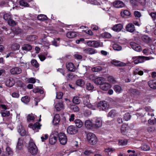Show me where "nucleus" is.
Wrapping results in <instances>:
<instances>
[{"label": "nucleus", "mask_w": 156, "mask_h": 156, "mask_svg": "<svg viewBox=\"0 0 156 156\" xmlns=\"http://www.w3.org/2000/svg\"><path fill=\"white\" fill-rule=\"evenodd\" d=\"M37 38L36 35H31L27 37V39L29 41H33L37 39Z\"/></svg>", "instance_id": "39"}, {"label": "nucleus", "mask_w": 156, "mask_h": 156, "mask_svg": "<svg viewBox=\"0 0 156 156\" xmlns=\"http://www.w3.org/2000/svg\"><path fill=\"white\" fill-rule=\"evenodd\" d=\"M12 30V31L15 34H19L21 32V30L19 28L13 27Z\"/></svg>", "instance_id": "46"}, {"label": "nucleus", "mask_w": 156, "mask_h": 156, "mask_svg": "<svg viewBox=\"0 0 156 156\" xmlns=\"http://www.w3.org/2000/svg\"><path fill=\"white\" fill-rule=\"evenodd\" d=\"M92 80L96 84L99 85L100 86L105 81L104 78L102 77H98Z\"/></svg>", "instance_id": "16"}, {"label": "nucleus", "mask_w": 156, "mask_h": 156, "mask_svg": "<svg viewBox=\"0 0 156 156\" xmlns=\"http://www.w3.org/2000/svg\"><path fill=\"white\" fill-rule=\"evenodd\" d=\"M78 128L73 126H69L67 129V132L68 133L70 134H75L78 131Z\"/></svg>", "instance_id": "5"}, {"label": "nucleus", "mask_w": 156, "mask_h": 156, "mask_svg": "<svg viewBox=\"0 0 156 156\" xmlns=\"http://www.w3.org/2000/svg\"><path fill=\"white\" fill-rule=\"evenodd\" d=\"M76 125V127L78 128L81 127L83 125V123L82 121L79 119H76L74 121Z\"/></svg>", "instance_id": "31"}, {"label": "nucleus", "mask_w": 156, "mask_h": 156, "mask_svg": "<svg viewBox=\"0 0 156 156\" xmlns=\"http://www.w3.org/2000/svg\"><path fill=\"white\" fill-rule=\"evenodd\" d=\"M133 74L134 75L138 74L140 76H142L144 74V72L143 71L140 70L139 69L137 68L133 71Z\"/></svg>", "instance_id": "32"}, {"label": "nucleus", "mask_w": 156, "mask_h": 156, "mask_svg": "<svg viewBox=\"0 0 156 156\" xmlns=\"http://www.w3.org/2000/svg\"><path fill=\"white\" fill-rule=\"evenodd\" d=\"M3 17L5 20L8 21L11 20V19H12V15L10 13H7L4 15Z\"/></svg>", "instance_id": "38"}, {"label": "nucleus", "mask_w": 156, "mask_h": 156, "mask_svg": "<svg viewBox=\"0 0 156 156\" xmlns=\"http://www.w3.org/2000/svg\"><path fill=\"white\" fill-rule=\"evenodd\" d=\"M127 130V126L124 124L122 125L121 129V133L124 134L126 132Z\"/></svg>", "instance_id": "50"}, {"label": "nucleus", "mask_w": 156, "mask_h": 156, "mask_svg": "<svg viewBox=\"0 0 156 156\" xmlns=\"http://www.w3.org/2000/svg\"><path fill=\"white\" fill-rule=\"evenodd\" d=\"M85 125L87 129H90L92 128H94V125L92 124L90 120H86L85 121Z\"/></svg>", "instance_id": "22"}, {"label": "nucleus", "mask_w": 156, "mask_h": 156, "mask_svg": "<svg viewBox=\"0 0 156 156\" xmlns=\"http://www.w3.org/2000/svg\"><path fill=\"white\" fill-rule=\"evenodd\" d=\"M148 84L151 88L154 89H156V82H154L153 80L149 81Z\"/></svg>", "instance_id": "33"}, {"label": "nucleus", "mask_w": 156, "mask_h": 156, "mask_svg": "<svg viewBox=\"0 0 156 156\" xmlns=\"http://www.w3.org/2000/svg\"><path fill=\"white\" fill-rule=\"evenodd\" d=\"M137 58L138 59L139 63H142L144 62V60L145 58H146V60H148V59L147 58H148V57H146L143 56H139L137 57Z\"/></svg>", "instance_id": "44"}, {"label": "nucleus", "mask_w": 156, "mask_h": 156, "mask_svg": "<svg viewBox=\"0 0 156 156\" xmlns=\"http://www.w3.org/2000/svg\"><path fill=\"white\" fill-rule=\"evenodd\" d=\"M9 112L8 111H5L2 113V115L3 117H6L9 116Z\"/></svg>", "instance_id": "63"}, {"label": "nucleus", "mask_w": 156, "mask_h": 156, "mask_svg": "<svg viewBox=\"0 0 156 156\" xmlns=\"http://www.w3.org/2000/svg\"><path fill=\"white\" fill-rule=\"evenodd\" d=\"M123 27V26L121 23H118L115 25L112 28V29L116 32L120 31Z\"/></svg>", "instance_id": "13"}, {"label": "nucleus", "mask_w": 156, "mask_h": 156, "mask_svg": "<svg viewBox=\"0 0 156 156\" xmlns=\"http://www.w3.org/2000/svg\"><path fill=\"white\" fill-rule=\"evenodd\" d=\"M111 63L116 66H124L125 64L120 61L113 60L111 62Z\"/></svg>", "instance_id": "24"}, {"label": "nucleus", "mask_w": 156, "mask_h": 156, "mask_svg": "<svg viewBox=\"0 0 156 156\" xmlns=\"http://www.w3.org/2000/svg\"><path fill=\"white\" fill-rule=\"evenodd\" d=\"M38 149L37 147L35 144L33 142H30L29 144V151L33 155H35L37 152Z\"/></svg>", "instance_id": "3"}, {"label": "nucleus", "mask_w": 156, "mask_h": 156, "mask_svg": "<svg viewBox=\"0 0 156 156\" xmlns=\"http://www.w3.org/2000/svg\"><path fill=\"white\" fill-rule=\"evenodd\" d=\"M19 3L20 5L22 6L26 7L29 6L28 4L26 2H25L24 0H20L19 2Z\"/></svg>", "instance_id": "48"}, {"label": "nucleus", "mask_w": 156, "mask_h": 156, "mask_svg": "<svg viewBox=\"0 0 156 156\" xmlns=\"http://www.w3.org/2000/svg\"><path fill=\"white\" fill-rule=\"evenodd\" d=\"M64 106L62 102H60L57 103L55 105V108L57 111H60L62 109L64 108Z\"/></svg>", "instance_id": "23"}, {"label": "nucleus", "mask_w": 156, "mask_h": 156, "mask_svg": "<svg viewBox=\"0 0 156 156\" xmlns=\"http://www.w3.org/2000/svg\"><path fill=\"white\" fill-rule=\"evenodd\" d=\"M66 66L67 69L69 71L74 72L76 70V67L72 63L69 62L66 63Z\"/></svg>", "instance_id": "12"}, {"label": "nucleus", "mask_w": 156, "mask_h": 156, "mask_svg": "<svg viewBox=\"0 0 156 156\" xmlns=\"http://www.w3.org/2000/svg\"><path fill=\"white\" fill-rule=\"evenodd\" d=\"M76 36V33L75 32L69 31L66 34V36L69 38H73Z\"/></svg>", "instance_id": "28"}, {"label": "nucleus", "mask_w": 156, "mask_h": 156, "mask_svg": "<svg viewBox=\"0 0 156 156\" xmlns=\"http://www.w3.org/2000/svg\"><path fill=\"white\" fill-rule=\"evenodd\" d=\"M80 101L81 100L80 98L78 97H74L73 98V103L75 104H79L80 103Z\"/></svg>", "instance_id": "37"}, {"label": "nucleus", "mask_w": 156, "mask_h": 156, "mask_svg": "<svg viewBox=\"0 0 156 156\" xmlns=\"http://www.w3.org/2000/svg\"><path fill=\"white\" fill-rule=\"evenodd\" d=\"M6 154L9 156H12L13 154V151L12 149L9 147H7L6 148Z\"/></svg>", "instance_id": "36"}, {"label": "nucleus", "mask_w": 156, "mask_h": 156, "mask_svg": "<svg viewBox=\"0 0 156 156\" xmlns=\"http://www.w3.org/2000/svg\"><path fill=\"white\" fill-rule=\"evenodd\" d=\"M117 114V111L114 109L111 110L108 113L107 116L113 118Z\"/></svg>", "instance_id": "25"}, {"label": "nucleus", "mask_w": 156, "mask_h": 156, "mask_svg": "<svg viewBox=\"0 0 156 156\" xmlns=\"http://www.w3.org/2000/svg\"><path fill=\"white\" fill-rule=\"evenodd\" d=\"M38 57L41 61H44L46 58L45 55L42 54H40L38 55Z\"/></svg>", "instance_id": "58"}, {"label": "nucleus", "mask_w": 156, "mask_h": 156, "mask_svg": "<svg viewBox=\"0 0 156 156\" xmlns=\"http://www.w3.org/2000/svg\"><path fill=\"white\" fill-rule=\"evenodd\" d=\"M86 89L88 90H92L94 88L93 86L89 83H87L86 85Z\"/></svg>", "instance_id": "43"}, {"label": "nucleus", "mask_w": 156, "mask_h": 156, "mask_svg": "<svg viewBox=\"0 0 156 156\" xmlns=\"http://www.w3.org/2000/svg\"><path fill=\"white\" fill-rule=\"evenodd\" d=\"M83 51L85 53L89 55L94 54L97 53V51L95 49L91 48H88L84 49Z\"/></svg>", "instance_id": "15"}, {"label": "nucleus", "mask_w": 156, "mask_h": 156, "mask_svg": "<svg viewBox=\"0 0 156 156\" xmlns=\"http://www.w3.org/2000/svg\"><path fill=\"white\" fill-rule=\"evenodd\" d=\"M149 15L151 17L153 21L156 20V12H152L150 13L149 12Z\"/></svg>", "instance_id": "53"}, {"label": "nucleus", "mask_w": 156, "mask_h": 156, "mask_svg": "<svg viewBox=\"0 0 156 156\" xmlns=\"http://www.w3.org/2000/svg\"><path fill=\"white\" fill-rule=\"evenodd\" d=\"M20 45L19 44L17 43L12 44L11 46V49L13 51L18 50L20 48Z\"/></svg>", "instance_id": "35"}, {"label": "nucleus", "mask_w": 156, "mask_h": 156, "mask_svg": "<svg viewBox=\"0 0 156 156\" xmlns=\"http://www.w3.org/2000/svg\"><path fill=\"white\" fill-rule=\"evenodd\" d=\"M148 123L151 125H154L156 124V119L154 118L153 119H149L148 121Z\"/></svg>", "instance_id": "61"}, {"label": "nucleus", "mask_w": 156, "mask_h": 156, "mask_svg": "<svg viewBox=\"0 0 156 156\" xmlns=\"http://www.w3.org/2000/svg\"><path fill=\"white\" fill-rule=\"evenodd\" d=\"M14 80L12 78H11L7 79L5 81L6 85L9 87H12L14 85Z\"/></svg>", "instance_id": "17"}, {"label": "nucleus", "mask_w": 156, "mask_h": 156, "mask_svg": "<svg viewBox=\"0 0 156 156\" xmlns=\"http://www.w3.org/2000/svg\"><path fill=\"white\" fill-rule=\"evenodd\" d=\"M87 45L90 47L97 48L100 45V43L95 41H89L87 42Z\"/></svg>", "instance_id": "8"}, {"label": "nucleus", "mask_w": 156, "mask_h": 156, "mask_svg": "<svg viewBox=\"0 0 156 156\" xmlns=\"http://www.w3.org/2000/svg\"><path fill=\"white\" fill-rule=\"evenodd\" d=\"M41 125L38 122H36L34 124V125L32 124H30L29 125V126L31 128H32V129L35 130L37 129H40Z\"/></svg>", "instance_id": "19"}, {"label": "nucleus", "mask_w": 156, "mask_h": 156, "mask_svg": "<svg viewBox=\"0 0 156 156\" xmlns=\"http://www.w3.org/2000/svg\"><path fill=\"white\" fill-rule=\"evenodd\" d=\"M32 66L36 68H37L39 66V64L35 59H33L31 61Z\"/></svg>", "instance_id": "42"}, {"label": "nucleus", "mask_w": 156, "mask_h": 156, "mask_svg": "<svg viewBox=\"0 0 156 156\" xmlns=\"http://www.w3.org/2000/svg\"><path fill=\"white\" fill-rule=\"evenodd\" d=\"M114 6L116 8H122L124 6V3L120 1H117L114 2Z\"/></svg>", "instance_id": "18"}, {"label": "nucleus", "mask_w": 156, "mask_h": 156, "mask_svg": "<svg viewBox=\"0 0 156 156\" xmlns=\"http://www.w3.org/2000/svg\"><path fill=\"white\" fill-rule=\"evenodd\" d=\"M131 117V116L129 114L127 113L125 114L124 116V119L126 121H128L129 120Z\"/></svg>", "instance_id": "60"}, {"label": "nucleus", "mask_w": 156, "mask_h": 156, "mask_svg": "<svg viewBox=\"0 0 156 156\" xmlns=\"http://www.w3.org/2000/svg\"><path fill=\"white\" fill-rule=\"evenodd\" d=\"M60 116L58 114H56L53 120V123L54 125H56L58 124L60 121Z\"/></svg>", "instance_id": "20"}, {"label": "nucleus", "mask_w": 156, "mask_h": 156, "mask_svg": "<svg viewBox=\"0 0 156 156\" xmlns=\"http://www.w3.org/2000/svg\"><path fill=\"white\" fill-rule=\"evenodd\" d=\"M7 22L8 24L10 26H14L16 25V22L12 20V19H11V20H8Z\"/></svg>", "instance_id": "52"}, {"label": "nucleus", "mask_w": 156, "mask_h": 156, "mask_svg": "<svg viewBox=\"0 0 156 156\" xmlns=\"http://www.w3.org/2000/svg\"><path fill=\"white\" fill-rule=\"evenodd\" d=\"M57 140V137L55 136L53 134L50 136L49 143L53 145L55 144Z\"/></svg>", "instance_id": "21"}, {"label": "nucleus", "mask_w": 156, "mask_h": 156, "mask_svg": "<svg viewBox=\"0 0 156 156\" xmlns=\"http://www.w3.org/2000/svg\"><path fill=\"white\" fill-rule=\"evenodd\" d=\"M130 14V12L127 10H122L121 12V15L123 17H125V16H129Z\"/></svg>", "instance_id": "29"}, {"label": "nucleus", "mask_w": 156, "mask_h": 156, "mask_svg": "<svg viewBox=\"0 0 156 156\" xmlns=\"http://www.w3.org/2000/svg\"><path fill=\"white\" fill-rule=\"evenodd\" d=\"M92 120L95 123L93 124L94 125V128H99L101 126L102 122L100 118L95 117Z\"/></svg>", "instance_id": "6"}, {"label": "nucleus", "mask_w": 156, "mask_h": 156, "mask_svg": "<svg viewBox=\"0 0 156 156\" xmlns=\"http://www.w3.org/2000/svg\"><path fill=\"white\" fill-rule=\"evenodd\" d=\"M54 133L58 135V140L60 144L62 145H65L67 142V138L66 134L60 132L58 134L56 131H54Z\"/></svg>", "instance_id": "2"}, {"label": "nucleus", "mask_w": 156, "mask_h": 156, "mask_svg": "<svg viewBox=\"0 0 156 156\" xmlns=\"http://www.w3.org/2000/svg\"><path fill=\"white\" fill-rule=\"evenodd\" d=\"M97 107L102 110H104L109 108V105L108 103L105 101H101L98 104Z\"/></svg>", "instance_id": "4"}, {"label": "nucleus", "mask_w": 156, "mask_h": 156, "mask_svg": "<svg viewBox=\"0 0 156 156\" xmlns=\"http://www.w3.org/2000/svg\"><path fill=\"white\" fill-rule=\"evenodd\" d=\"M88 141L91 144L95 145L97 142V138L96 135L93 133H89L87 134Z\"/></svg>", "instance_id": "1"}, {"label": "nucleus", "mask_w": 156, "mask_h": 156, "mask_svg": "<svg viewBox=\"0 0 156 156\" xmlns=\"http://www.w3.org/2000/svg\"><path fill=\"white\" fill-rule=\"evenodd\" d=\"M71 109L74 112H78L80 110V108L77 106L74 105L71 107Z\"/></svg>", "instance_id": "55"}, {"label": "nucleus", "mask_w": 156, "mask_h": 156, "mask_svg": "<svg viewBox=\"0 0 156 156\" xmlns=\"http://www.w3.org/2000/svg\"><path fill=\"white\" fill-rule=\"evenodd\" d=\"M141 148L143 150L145 151H147L150 150L149 147L146 145H143L141 147Z\"/></svg>", "instance_id": "62"}, {"label": "nucleus", "mask_w": 156, "mask_h": 156, "mask_svg": "<svg viewBox=\"0 0 156 156\" xmlns=\"http://www.w3.org/2000/svg\"><path fill=\"white\" fill-rule=\"evenodd\" d=\"M111 87V86L110 84L105 81L100 86V89L104 91H106L108 90Z\"/></svg>", "instance_id": "10"}, {"label": "nucleus", "mask_w": 156, "mask_h": 156, "mask_svg": "<svg viewBox=\"0 0 156 156\" xmlns=\"http://www.w3.org/2000/svg\"><path fill=\"white\" fill-rule=\"evenodd\" d=\"M35 117L32 114H29L27 115V120L28 121H33L35 119Z\"/></svg>", "instance_id": "56"}, {"label": "nucleus", "mask_w": 156, "mask_h": 156, "mask_svg": "<svg viewBox=\"0 0 156 156\" xmlns=\"http://www.w3.org/2000/svg\"><path fill=\"white\" fill-rule=\"evenodd\" d=\"M114 90L116 93H120L122 90L121 87L118 85H115L114 87Z\"/></svg>", "instance_id": "41"}, {"label": "nucleus", "mask_w": 156, "mask_h": 156, "mask_svg": "<svg viewBox=\"0 0 156 156\" xmlns=\"http://www.w3.org/2000/svg\"><path fill=\"white\" fill-rule=\"evenodd\" d=\"M89 97L87 96L83 98V103L84 105L89 108H92L93 106L90 102Z\"/></svg>", "instance_id": "7"}, {"label": "nucleus", "mask_w": 156, "mask_h": 156, "mask_svg": "<svg viewBox=\"0 0 156 156\" xmlns=\"http://www.w3.org/2000/svg\"><path fill=\"white\" fill-rule=\"evenodd\" d=\"M102 37L104 38H109L111 37L112 35L108 32H105L102 34Z\"/></svg>", "instance_id": "45"}, {"label": "nucleus", "mask_w": 156, "mask_h": 156, "mask_svg": "<svg viewBox=\"0 0 156 156\" xmlns=\"http://www.w3.org/2000/svg\"><path fill=\"white\" fill-rule=\"evenodd\" d=\"M11 96L13 98H18L20 95L18 92H13L12 93Z\"/></svg>", "instance_id": "54"}, {"label": "nucleus", "mask_w": 156, "mask_h": 156, "mask_svg": "<svg viewBox=\"0 0 156 156\" xmlns=\"http://www.w3.org/2000/svg\"><path fill=\"white\" fill-rule=\"evenodd\" d=\"M76 84L77 86L82 87L85 84V82L83 80L79 79L77 80L76 81Z\"/></svg>", "instance_id": "30"}, {"label": "nucleus", "mask_w": 156, "mask_h": 156, "mask_svg": "<svg viewBox=\"0 0 156 156\" xmlns=\"http://www.w3.org/2000/svg\"><path fill=\"white\" fill-rule=\"evenodd\" d=\"M115 149L113 148L108 147L105 149V151L107 152H112L114 151Z\"/></svg>", "instance_id": "64"}, {"label": "nucleus", "mask_w": 156, "mask_h": 156, "mask_svg": "<svg viewBox=\"0 0 156 156\" xmlns=\"http://www.w3.org/2000/svg\"><path fill=\"white\" fill-rule=\"evenodd\" d=\"M126 29L127 31L132 33L135 30V27L133 23H129L126 27Z\"/></svg>", "instance_id": "14"}, {"label": "nucleus", "mask_w": 156, "mask_h": 156, "mask_svg": "<svg viewBox=\"0 0 156 156\" xmlns=\"http://www.w3.org/2000/svg\"><path fill=\"white\" fill-rule=\"evenodd\" d=\"M32 49V46L29 44H24L22 47V49L23 50L28 51H30Z\"/></svg>", "instance_id": "27"}, {"label": "nucleus", "mask_w": 156, "mask_h": 156, "mask_svg": "<svg viewBox=\"0 0 156 156\" xmlns=\"http://www.w3.org/2000/svg\"><path fill=\"white\" fill-rule=\"evenodd\" d=\"M130 46L134 50L137 51H140L141 50V46L138 44L134 42H131L130 43Z\"/></svg>", "instance_id": "9"}, {"label": "nucleus", "mask_w": 156, "mask_h": 156, "mask_svg": "<svg viewBox=\"0 0 156 156\" xmlns=\"http://www.w3.org/2000/svg\"><path fill=\"white\" fill-rule=\"evenodd\" d=\"M63 93L62 92H58L56 94V98L57 99H60L62 98Z\"/></svg>", "instance_id": "59"}, {"label": "nucleus", "mask_w": 156, "mask_h": 156, "mask_svg": "<svg viewBox=\"0 0 156 156\" xmlns=\"http://www.w3.org/2000/svg\"><path fill=\"white\" fill-rule=\"evenodd\" d=\"M38 20L41 21H44L47 19L46 16L43 14H40L37 16V17Z\"/></svg>", "instance_id": "34"}, {"label": "nucleus", "mask_w": 156, "mask_h": 156, "mask_svg": "<svg viewBox=\"0 0 156 156\" xmlns=\"http://www.w3.org/2000/svg\"><path fill=\"white\" fill-rule=\"evenodd\" d=\"M142 39L146 43L149 42L150 40L149 37L146 35L143 36L142 37Z\"/></svg>", "instance_id": "49"}, {"label": "nucleus", "mask_w": 156, "mask_h": 156, "mask_svg": "<svg viewBox=\"0 0 156 156\" xmlns=\"http://www.w3.org/2000/svg\"><path fill=\"white\" fill-rule=\"evenodd\" d=\"M128 141L126 139L119 140L118 144L119 145H125L127 144Z\"/></svg>", "instance_id": "40"}, {"label": "nucleus", "mask_w": 156, "mask_h": 156, "mask_svg": "<svg viewBox=\"0 0 156 156\" xmlns=\"http://www.w3.org/2000/svg\"><path fill=\"white\" fill-rule=\"evenodd\" d=\"M102 69V68L100 66H96L92 69V71L97 72H100Z\"/></svg>", "instance_id": "47"}, {"label": "nucleus", "mask_w": 156, "mask_h": 156, "mask_svg": "<svg viewBox=\"0 0 156 156\" xmlns=\"http://www.w3.org/2000/svg\"><path fill=\"white\" fill-rule=\"evenodd\" d=\"M113 49L115 50L119 51L122 49L121 47L117 44H114L113 45Z\"/></svg>", "instance_id": "51"}, {"label": "nucleus", "mask_w": 156, "mask_h": 156, "mask_svg": "<svg viewBox=\"0 0 156 156\" xmlns=\"http://www.w3.org/2000/svg\"><path fill=\"white\" fill-rule=\"evenodd\" d=\"M21 101L25 104H28L30 101V97L26 95L22 98Z\"/></svg>", "instance_id": "26"}, {"label": "nucleus", "mask_w": 156, "mask_h": 156, "mask_svg": "<svg viewBox=\"0 0 156 156\" xmlns=\"http://www.w3.org/2000/svg\"><path fill=\"white\" fill-rule=\"evenodd\" d=\"M21 69L19 67H14L10 70V73L13 75L20 74L21 73Z\"/></svg>", "instance_id": "11"}, {"label": "nucleus", "mask_w": 156, "mask_h": 156, "mask_svg": "<svg viewBox=\"0 0 156 156\" xmlns=\"http://www.w3.org/2000/svg\"><path fill=\"white\" fill-rule=\"evenodd\" d=\"M134 14L136 18H140L141 16V13L140 12L138 11H135L134 12Z\"/></svg>", "instance_id": "57"}]
</instances>
